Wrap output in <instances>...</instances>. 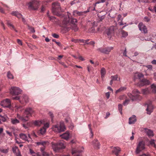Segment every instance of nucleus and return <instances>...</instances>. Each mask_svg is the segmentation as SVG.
Returning a JSON list of instances; mask_svg holds the SVG:
<instances>
[{"instance_id":"1","label":"nucleus","mask_w":156,"mask_h":156,"mask_svg":"<svg viewBox=\"0 0 156 156\" xmlns=\"http://www.w3.org/2000/svg\"><path fill=\"white\" fill-rule=\"evenodd\" d=\"M34 113V111L30 108H28L25 110L24 114L21 116L17 113L16 117L22 121L23 122H26L28 121L29 118L31 117L32 115Z\"/></svg>"},{"instance_id":"2","label":"nucleus","mask_w":156,"mask_h":156,"mask_svg":"<svg viewBox=\"0 0 156 156\" xmlns=\"http://www.w3.org/2000/svg\"><path fill=\"white\" fill-rule=\"evenodd\" d=\"M52 11L54 15L60 16L61 14L59 12L63 11V10L61 8L58 2H55L52 4Z\"/></svg>"},{"instance_id":"3","label":"nucleus","mask_w":156,"mask_h":156,"mask_svg":"<svg viewBox=\"0 0 156 156\" xmlns=\"http://www.w3.org/2000/svg\"><path fill=\"white\" fill-rule=\"evenodd\" d=\"M51 144L52 148L56 152H58L60 149L64 148L65 147L63 141L61 140H59L56 143L52 142Z\"/></svg>"},{"instance_id":"4","label":"nucleus","mask_w":156,"mask_h":156,"mask_svg":"<svg viewBox=\"0 0 156 156\" xmlns=\"http://www.w3.org/2000/svg\"><path fill=\"white\" fill-rule=\"evenodd\" d=\"M51 128L53 131L57 133L64 131L66 129V127L63 122H61L60 125L56 124L53 125Z\"/></svg>"},{"instance_id":"5","label":"nucleus","mask_w":156,"mask_h":156,"mask_svg":"<svg viewBox=\"0 0 156 156\" xmlns=\"http://www.w3.org/2000/svg\"><path fill=\"white\" fill-rule=\"evenodd\" d=\"M39 5V2L37 0H33L27 4L28 8L32 10L37 9Z\"/></svg>"},{"instance_id":"6","label":"nucleus","mask_w":156,"mask_h":156,"mask_svg":"<svg viewBox=\"0 0 156 156\" xmlns=\"http://www.w3.org/2000/svg\"><path fill=\"white\" fill-rule=\"evenodd\" d=\"M145 142L143 141H139L137 144V147L136 151V153L137 154H139L141 151L144 150L145 148Z\"/></svg>"},{"instance_id":"7","label":"nucleus","mask_w":156,"mask_h":156,"mask_svg":"<svg viewBox=\"0 0 156 156\" xmlns=\"http://www.w3.org/2000/svg\"><path fill=\"white\" fill-rule=\"evenodd\" d=\"M9 92L12 95H18L21 94L22 90L18 87H12L9 89Z\"/></svg>"},{"instance_id":"8","label":"nucleus","mask_w":156,"mask_h":156,"mask_svg":"<svg viewBox=\"0 0 156 156\" xmlns=\"http://www.w3.org/2000/svg\"><path fill=\"white\" fill-rule=\"evenodd\" d=\"M0 105L4 108H7L11 109H13L11 105V101L9 99L7 98L2 101L1 102Z\"/></svg>"},{"instance_id":"9","label":"nucleus","mask_w":156,"mask_h":156,"mask_svg":"<svg viewBox=\"0 0 156 156\" xmlns=\"http://www.w3.org/2000/svg\"><path fill=\"white\" fill-rule=\"evenodd\" d=\"M133 94H134L133 95L130 94L129 97L132 101H134L138 99L140 92L137 89H134L133 91Z\"/></svg>"},{"instance_id":"10","label":"nucleus","mask_w":156,"mask_h":156,"mask_svg":"<svg viewBox=\"0 0 156 156\" xmlns=\"http://www.w3.org/2000/svg\"><path fill=\"white\" fill-rule=\"evenodd\" d=\"M113 48L112 47H108L105 48H100L98 50L101 52L106 54H108L112 50Z\"/></svg>"},{"instance_id":"11","label":"nucleus","mask_w":156,"mask_h":156,"mask_svg":"<svg viewBox=\"0 0 156 156\" xmlns=\"http://www.w3.org/2000/svg\"><path fill=\"white\" fill-rule=\"evenodd\" d=\"M28 135L27 136L26 134L22 133L19 134L20 137V139L25 141H27L29 142L30 141V140H29L28 139H31V138L29 134H28Z\"/></svg>"},{"instance_id":"12","label":"nucleus","mask_w":156,"mask_h":156,"mask_svg":"<svg viewBox=\"0 0 156 156\" xmlns=\"http://www.w3.org/2000/svg\"><path fill=\"white\" fill-rule=\"evenodd\" d=\"M139 30L142 33L144 34L147 33V30L146 26L142 23H140L138 25Z\"/></svg>"},{"instance_id":"13","label":"nucleus","mask_w":156,"mask_h":156,"mask_svg":"<svg viewBox=\"0 0 156 156\" xmlns=\"http://www.w3.org/2000/svg\"><path fill=\"white\" fill-rule=\"evenodd\" d=\"M146 108L147 113L148 114L150 115L153 111V107L151 103L147 104Z\"/></svg>"},{"instance_id":"14","label":"nucleus","mask_w":156,"mask_h":156,"mask_svg":"<svg viewBox=\"0 0 156 156\" xmlns=\"http://www.w3.org/2000/svg\"><path fill=\"white\" fill-rule=\"evenodd\" d=\"M150 81L145 79H143L142 80H140V83L139 84L140 86H142L144 85H149L150 84Z\"/></svg>"},{"instance_id":"15","label":"nucleus","mask_w":156,"mask_h":156,"mask_svg":"<svg viewBox=\"0 0 156 156\" xmlns=\"http://www.w3.org/2000/svg\"><path fill=\"white\" fill-rule=\"evenodd\" d=\"M68 17H64L63 19L62 20V23L63 24L66 25L69 23L70 20L69 16L71 14L69 12H67Z\"/></svg>"},{"instance_id":"16","label":"nucleus","mask_w":156,"mask_h":156,"mask_svg":"<svg viewBox=\"0 0 156 156\" xmlns=\"http://www.w3.org/2000/svg\"><path fill=\"white\" fill-rule=\"evenodd\" d=\"M121 151V149L119 147H114L112 150V152L116 156H118L119 153Z\"/></svg>"},{"instance_id":"17","label":"nucleus","mask_w":156,"mask_h":156,"mask_svg":"<svg viewBox=\"0 0 156 156\" xmlns=\"http://www.w3.org/2000/svg\"><path fill=\"white\" fill-rule=\"evenodd\" d=\"M136 121V117L135 115H133L129 119V124H134Z\"/></svg>"},{"instance_id":"18","label":"nucleus","mask_w":156,"mask_h":156,"mask_svg":"<svg viewBox=\"0 0 156 156\" xmlns=\"http://www.w3.org/2000/svg\"><path fill=\"white\" fill-rule=\"evenodd\" d=\"M29 101L28 97L26 95H23L21 99L20 100V102L22 104H23L24 103H27Z\"/></svg>"},{"instance_id":"19","label":"nucleus","mask_w":156,"mask_h":156,"mask_svg":"<svg viewBox=\"0 0 156 156\" xmlns=\"http://www.w3.org/2000/svg\"><path fill=\"white\" fill-rule=\"evenodd\" d=\"M60 136L62 138L68 140L69 138V133L68 131H66L63 134L60 135Z\"/></svg>"},{"instance_id":"20","label":"nucleus","mask_w":156,"mask_h":156,"mask_svg":"<svg viewBox=\"0 0 156 156\" xmlns=\"http://www.w3.org/2000/svg\"><path fill=\"white\" fill-rule=\"evenodd\" d=\"M106 34L108 35V37L111 39L112 35L113 33L114 30L113 29H108L106 30Z\"/></svg>"},{"instance_id":"21","label":"nucleus","mask_w":156,"mask_h":156,"mask_svg":"<svg viewBox=\"0 0 156 156\" xmlns=\"http://www.w3.org/2000/svg\"><path fill=\"white\" fill-rule=\"evenodd\" d=\"M73 15L75 16H84L83 12H79L77 10H75L73 12Z\"/></svg>"},{"instance_id":"22","label":"nucleus","mask_w":156,"mask_h":156,"mask_svg":"<svg viewBox=\"0 0 156 156\" xmlns=\"http://www.w3.org/2000/svg\"><path fill=\"white\" fill-rule=\"evenodd\" d=\"M11 14L13 16H16L18 18H21L23 16L18 11H13Z\"/></svg>"},{"instance_id":"23","label":"nucleus","mask_w":156,"mask_h":156,"mask_svg":"<svg viewBox=\"0 0 156 156\" xmlns=\"http://www.w3.org/2000/svg\"><path fill=\"white\" fill-rule=\"evenodd\" d=\"M80 149H76V148H73L72 151V153L73 154L77 153H80L83 151V147H81Z\"/></svg>"},{"instance_id":"24","label":"nucleus","mask_w":156,"mask_h":156,"mask_svg":"<svg viewBox=\"0 0 156 156\" xmlns=\"http://www.w3.org/2000/svg\"><path fill=\"white\" fill-rule=\"evenodd\" d=\"M145 131L147 135L149 137L154 136L153 132L152 130L148 129H145Z\"/></svg>"},{"instance_id":"25","label":"nucleus","mask_w":156,"mask_h":156,"mask_svg":"<svg viewBox=\"0 0 156 156\" xmlns=\"http://www.w3.org/2000/svg\"><path fill=\"white\" fill-rule=\"evenodd\" d=\"M144 77V75L143 74L140 73H136L135 74L134 77L135 79H138L140 80H140H141L140 79L141 78H143Z\"/></svg>"},{"instance_id":"26","label":"nucleus","mask_w":156,"mask_h":156,"mask_svg":"<svg viewBox=\"0 0 156 156\" xmlns=\"http://www.w3.org/2000/svg\"><path fill=\"white\" fill-rule=\"evenodd\" d=\"M93 144L95 148L96 149H99L100 147V144L99 142L97 140H95L93 141Z\"/></svg>"},{"instance_id":"27","label":"nucleus","mask_w":156,"mask_h":156,"mask_svg":"<svg viewBox=\"0 0 156 156\" xmlns=\"http://www.w3.org/2000/svg\"><path fill=\"white\" fill-rule=\"evenodd\" d=\"M11 122L13 125H16L20 122V120L16 118H12L11 119Z\"/></svg>"},{"instance_id":"28","label":"nucleus","mask_w":156,"mask_h":156,"mask_svg":"<svg viewBox=\"0 0 156 156\" xmlns=\"http://www.w3.org/2000/svg\"><path fill=\"white\" fill-rule=\"evenodd\" d=\"M101 78L103 79L106 74V70L104 68H102L101 70Z\"/></svg>"},{"instance_id":"29","label":"nucleus","mask_w":156,"mask_h":156,"mask_svg":"<svg viewBox=\"0 0 156 156\" xmlns=\"http://www.w3.org/2000/svg\"><path fill=\"white\" fill-rule=\"evenodd\" d=\"M33 123L35 126H39L43 123V121L36 120L33 122Z\"/></svg>"},{"instance_id":"30","label":"nucleus","mask_w":156,"mask_h":156,"mask_svg":"<svg viewBox=\"0 0 156 156\" xmlns=\"http://www.w3.org/2000/svg\"><path fill=\"white\" fill-rule=\"evenodd\" d=\"M142 93L144 95L147 94L151 93V91L149 88H147L144 89H143L142 90Z\"/></svg>"},{"instance_id":"31","label":"nucleus","mask_w":156,"mask_h":156,"mask_svg":"<svg viewBox=\"0 0 156 156\" xmlns=\"http://www.w3.org/2000/svg\"><path fill=\"white\" fill-rule=\"evenodd\" d=\"M0 118L1 119V121L4 122L6 121V120L8 119V117L6 115L2 116L0 115Z\"/></svg>"},{"instance_id":"32","label":"nucleus","mask_w":156,"mask_h":156,"mask_svg":"<svg viewBox=\"0 0 156 156\" xmlns=\"http://www.w3.org/2000/svg\"><path fill=\"white\" fill-rule=\"evenodd\" d=\"M151 89L152 92L156 93V85L155 84H153L151 85Z\"/></svg>"},{"instance_id":"33","label":"nucleus","mask_w":156,"mask_h":156,"mask_svg":"<svg viewBox=\"0 0 156 156\" xmlns=\"http://www.w3.org/2000/svg\"><path fill=\"white\" fill-rule=\"evenodd\" d=\"M71 27L70 28L72 29L75 31H77L78 30V28L76 24L71 25Z\"/></svg>"},{"instance_id":"34","label":"nucleus","mask_w":156,"mask_h":156,"mask_svg":"<svg viewBox=\"0 0 156 156\" xmlns=\"http://www.w3.org/2000/svg\"><path fill=\"white\" fill-rule=\"evenodd\" d=\"M121 34L122 37H126L128 35L127 32L123 30L121 31Z\"/></svg>"},{"instance_id":"35","label":"nucleus","mask_w":156,"mask_h":156,"mask_svg":"<svg viewBox=\"0 0 156 156\" xmlns=\"http://www.w3.org/2000/svg\"><path fill=\"white\" fill-rule=\"evenodd\" d=\"M7 77L8 78L10 79H13V75L9 71L7 73Z\"/></svg>"},{"instance_id":"36","label":"nucleus","mask_w":156,"mask_h":156,"mask_svg":"<svg viewBox=\"0 0 156 156\" xmlns=\"http://www.w3.org/2000/svg\"><path fill=\"white\" fill-rule=\"evenodd\" d=\"M71 25L76 24L77 23V20L76 19L71 18L70 19Z\"/></svg>"},{"instance_id":"37","label":"nucleus","mask_w":156,"mask_h":156,"mask_svg":"<svg viewBox=\"0 0 156 156\" xmlns=\"http://www.w3.org/2000/svg\"><path fill=\"white\" fill-rule=\"evenodd\" d=\"M46 131V129L44 127H42L40 130V132L42 135L44 134Z\"/></svg>"},{"instance_id":"38","label":"nucleus","mask_w":156,"mask_h":156,"mask_svg":"<svg viewBox=\"0 0 156 156\" xmlns=\"http://www.w3.org/2000/svg\"><path fill=\"white\" fill-rule=\"evenodd\" d=\"M126 89V88L124 87H121L119 89L117 90L115 92L116 93H117L119 92H121Z\"/></svg>"},{"instance_id":"39","label":"nucleus","mask_w":156,"mask_h":156,"mask_svg":"<svg viewBox=\"0 0 156 156\" xmlns=\"http://www.w3.org/2000/svg\"><path fill=\"white\" fill-rule=\"evenodd\" d=\"M47 15L48 17L49 18L50 20L53 21L55 20L56 18L54 16H50L49 15L48 12L47 13Z\"/></svg>"},{"instance_id":"40","label":"nucleus","mask_w":156,"mask_h":156,"mask_svg":"<svg viewBox=\"0 0 156 156\" xmlns=\"http://www.w3.org/2000/svg\"><path fill=\"white\" fill-rule=\"evenodd\" d=\"M12 150L13 152L15 154L19 151L18 147L16 146L12 148Z\"/></svg>"},{"instance_id":"41","label":"nucleus","mask_w":156,"mask_h":156,"mask_svg":"<svg viewBox=\"0 0 156 156\" xmlns=\"http://www.w3.org/2000/svg\"><path fill=\"white\" fill-rule=\"evenodd\" d=\"M7 25L10 28L14 29V26L11 24V22L10 21H7Z\"/></svg>"},{"instance_id":"42","label":"nucleus","mask_w":156,"mask_h":156,"mask_svg":"<svg viewBox=\"0 0 156 156\" xmlns=\"http://www.w3.org/2000/svg\"><path fill=\"white\" fill-rule=\"evenodd\" d=\"M122 106L121 104H119L118 105V109L119 110L121 114H122Z\"/></svg>"},{"instance_id":"43","label":"nucleus","mask_w":156,"mask_h":156,"mask_svg":"<svg viewBox=\"0 0 156 156\" xmlns=\"http://www.w3.org/2000/svg\"><path fill=\"white\" fill-rule=\"evenodd\" d=\"M146 67L147 68V72H148L149 71H151L152 70V66L151 65H148L146 66Z\"/></svg>"},{"instance_id":"44","label":"nucleus","mask_w":156,"mask_h":156,"mask_svg":"<svg viewBox=\"0 0 156 156\" xmlns=\"http://www.w3.org/2000/svg\"><path fill=\"white\" fill-rule=\"evenodd\" d=\"M111 78L112 80H116L118 78V75H116L114 76H111Z\"/></svg>"},{"instance_id":"45","label":"nucleus","mask_w":156,"mask_h":156,"mask_svg":"<svg viewBox=\"0 0 156 156\" xmlns=\"http://www.w3.org/2000/svg\"><path fill=\"white\" fill-rule=\"evenodd\" d=\"M49 143L48 141H41V145L43 146L44 147H45L46 145H48Z\"/></svg>"},{"instance_id":"46","label":"nucleus","mask_w":156,"mask_h":156,"mask_svg":"<svg viewBox=\"0 0 156 156\" xmlns=\"http://www.w3.org/2000/svg\"><path fill=\"white\" fill-rule=\"evenodd\" d=\"M28 29L30 30V31L32 33H34L35 32V30L34 27L30 26L28 25Z\"/></svg>"},{"instance_id":"47","label":"nucleus","mask_w":156,"mask_h":156,"mask_svg":"<svg viewBox=\"0 0 156 156\" xmlns=\"http://www.w3.org/2000/svg\"><path fill=\"white\" fill-rule=\"evenodd\" d=\"M150 144L152 146L154 147L155 146V140L154 139H151L149 142Z\"/></svg>"},{"instance_id":"48","label":"nucleus","mask_w":156,"mask_h":156,"mask_svg":"<svg viewBox=\"0 0 156 156\" xmlns=\"http://www.w3.org/2000/svg\"><path fill=\"white\" fill-rule=\"evenodd\" d=\"M91 125L90 124H89L88 125V128L89 129V130L90 131V133H91V134H90L91 137H92L93 136V132H92V129L91 128Z\"/></svg>"},{"instance_id":"49","label":"nucleus","mask_w":156,"mask_h":156,"mask_svg":"<svg viewBox=\"0 0 156 156\" xmlns=\"http://www.w3.org/2000/svg\"><path fill=\"white\" fill-rule=\"evenodd\" d=\"M8 151H9L8 149H2L1 150V152H2L3 153H5V154L7 153L8 152Z\"/></svg>"},{"instance_id":"50","label":"nucleus","mask_w":156,"mask_h":156,"mask_svg":"<svg viewBox=\"0 0 156 156\" xmlns=\"http://www.w3.org/2000/svg\"><path fill=\"white\" fill-rule=\"evenodd\" d=\"M43 124L44 125V126L43 127H44L46 129L47 128H48L49 126V122H47L46 123H44L43 122Z\"/></svg>"},{"instance_id":"51","label":"nucleus","mask_w":156,"mask_h":156,"mask_svg":"<svg viewBox=\"0 0 156 156\" xmlns=\"http://www.w3.org/2000/svg\"><path fill=\"white\" fill-rule=\"evenodd\" d=\"M129 100L128 99H126L125 101L123 103V104L124 105H127L128 104L129 102Z\"/></svg>"},{"instance_id":"52","label":"nucleus","mask_w":156,"mask_h":156,"mask_svg":"<svg viewBox=\"0 0 156 156\" xmlns=\"http://www.w3.org/2000/svg\"><path fill=\"white\" fill-rule=\"evenodd\" d=\"M117 19L118 21H119L120 20L122 21L123 20V18H122V16L120 14L118 15Z\"/></svg>"},{"instance_id":"53","label":"nucleus","mask_w":156,"mask_h":156,"mask_svg":"<svg viewBox=\"0 0 156 156\" xmlns=\"http://www.w3.org/2000/svg\"><path fill=\"white\" fill-rule=\"evenodd\" d=\"M149 10L151 11L152 12H155V9H154V7L153 8L152 7H149L148 8Z\"/></svg>"},{"instance_id":"54","label":"nucleus","mask_w":156,"mask_h":156,"mask_svg":"<svg viewBox=\"0 0 156 156\" xmlns=\"http://www.w3.org/2000/svg\"><path fill=\"white\" fill-rule=\"evenodd\" d=\"M12 99L13 100H21L20 99V98L19 97V96H16L15 97H13L12 98Z\"/></svg>"},{"instance_id":"55","label":"nucleus","mask_w":156,"mask_h":156,"mask_svg":"<svg viewBox=\"0 0 156 156\" xmlns=\"http://www.w3.org/2000/svg\"><path fill=\"white\" fill-rule=\"evenodd\" d=\"M52 36L55 38H58L59 37V36L58 35L56 34H52Z\"/></svg>"},{"instance_id":"56","label":"nucleus","mask_w":156,"mask_h":156,"mask_svg":"<svg viewBox=\"0 0 156 156\" xmlns=\"http://www.w3.org/2000/svg\"><path fill=\"white\" fill-rule=\"evenodd\" d=\"M43 156H50V154L46 152H44L42 154Z\"/></svg>"},{"instance_id":"57","label":"nucleus","mask_w":156,"mask_h":156,"mask_svg":"<svg viewBox=\"0 0 156 156\" xmlns=\"http://www.w3.org/2000/svg\"><path fill=\"white\" fill-rule=\"evenodd\" d=\"M90 7H89L87 9V11H83V14H84V16H86V15H85V14L87 13V12H90Z\"/></svg>"},{"instance_id":"58","label":"nucleus","mask_w":156,"mask_h":156,"mask_svg":"<svg viewBox=\"0 0 156 156\" xmlns=\"http://www.w3.org/2000/svg\"><path fill=\"white\" fill-rule=\"evenodd\" d=\"M49 115L51 117V121H52V119H53V118L54 117V116L53 115V114L51 112H50L49 113Z\"/></svg>"},{"instance_id":"59","label":"nucleus","mask_w":156,"mask_h":156,"mask_svg":"<svg viewBox=\"0 0 156 156\" xmlns=\"http://www.w3.org/2000/svg\"><path fill=\"white\" fill-rule=\"evenodd\" d=\"M110 93L109 92H107L105 94L106 96L107 99H108L110 97Z\"/></svg>"},{"instance_id":"60","label":"nucleus","mask_w":156,"mask_h":156,"mask_svg":"<svg viewBox=\"0 0 156 156\" xmlns=\"http://www.w3.org/2000/svg\"><path fill=\"white\" fill-rule=\"evenodd\" d=\"M126 48H125L124 51V52L123 53V55L125 56L126 57L127 56L126 55Z\"/></svg>"},{"instance_id":"61","label":"nucleus","mask_w":156,"mask_h":156,"mask_svg":"<svg viewBox=\"0 0 156 156\" xmlns=\"http://www.w3.org/2000/svg\"><path fill=\"white\" fill-rule=\"evenodd\" d=\"M44 149H45V147H42L41 148V149H40L41 151V152H42V154H43V153L45 152V151H44Z\"/></svg>"},{"instance_id":"62","label":"nucleus","mask_w":156,"mask_h":156,"mask_svg":"<svg viewBox=\"0 0 156 156\" xmlns=\"http://www.w3.org/2000/svg\"><path fill=\"white\" fill-rule=\"evenodd\" d=\"M16 155V156H21L20 153V151H19L18 152H17L16 153H15Z\"/></svg>"},{"instance_id":"63","label":"nucleus","mask_w":156,"mask_h":156,"mask_svg":"<svg viewBox=\"0 0 156 156\" xmlns=\"http://www.w3.org/2000/svg\"><path fill=\"white\" fill-rule=\"evenodd\" d=\"M78 58L79 59H80V60L82 61H83L85 60V59L82 56H79Z\"/></svg>"},{"instance_id":"64","label":"nucleus","mask_w":156,"mask_h":156,"mask_svg":"<svg viewBox=\"0 0 156 156\" xmlns=\"http://www.w3.org/2000/svg\"><path fill=\"white\" fill-rule=\"evenodd\" d=\"M71 41H72L73 42H74L75 43H77L78 42L79 40L75 39H72Z\"/></svg>"}]
</instances>
